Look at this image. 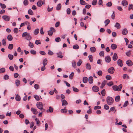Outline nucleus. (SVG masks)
I'll return each instance as SVG.
<instances>
[{
  "label": "nucleus",
  "mask_w": 133,
  "mask_h": 133,
  "mask_svg": "<svg viewBox=\"0 0 133 133\" xmlns=\"http://www.w3.org/2000/svg\"><path fill=\"white\" fill-rule=\"evenodd\" d=\"M118 56L117 54L115 53L112 57V59L114 61H116L117 59Z\"/></svg>",
  "instance_id": "obj_14"
},
{
  "label": "nucleus",
  "mask_w": 133,
  "mask_h": 133,
  "mask_svg": "<svg viewBox=\"0 0 133 133\" xmlns=\"http://www.w3.org/2000/svg\"><path fill=\"white\" fill-rule=\"evenodd\" d=\"M112 5V3L111 2H108V3H107L106 5L108 7H110Z\"/></svg>",
  "instance_id": "obj_59"
},
{
  "label": "nucleus",
  "mask_w": 133,
  "mask_h": 133,
  "mask_svg": "<svg viewBox=\"0 0 133 133\" xmlns=\"http://www.w3.org/2000/svg\"><path fill=\"white\" fill-rule=\"evenodd\" d=\"M127 77L128 79L129 78V77L128 75L126 74H124L123 75V78L124 79H125L126 77Z\"/></svg>",
  "instance_id": "obj_48"
},
{
  "label": "nucleus",
  "mask_w": 133,
  "mask_h": 133,
  "mask_svg": "<svg viewBox=\"0 0 133 133\" xmlns=\"http://www.w3.org/2000/svg\"><path fill=\"white\" fill-rule=\"evenodd\" d=\"M25 39L27 40L30 41L31 39V37L29 34H28L25 37Z\"/></svg>",
  "instance_id": "obj_24"
},
{
  "label": "nucleus",
  "mask_w": 133,
  "mask_h": 133,
  "mask_svg": "<svg viewBox=\"0 0 133 133\" xmlns=\"http://www.w3.org/2000/svg\"><path fill=\"white\" fill-rule=\"evenodd\" d=\"M110 22V21L109 19H107L104 22V23L105 24V26H107L109 23Z\"/></svg>",
  "instance_id": "obj_30"
},
{
  "label": "nucleus",
  "mask_w": 133,
  "mask_h": 133,
  "mask_svg": "<svg viewBox=\"0 0 133 133\" xmlns=\"http://www.w3.org/2000/svg\"><path fill=\"white\" fill-rule=\"evenodd\" d=\"M128 104V101H125V103H124V104L123 105V107H127Z\"/></svg>",
  "instance_id": "obj_64"
},
{
  "label": "nucleus",
  "mask_w": 133,
  "mask_h": 133,
  "mask_svg": "<svg viewBox=\"0 0 133 133\" xmlns=\"http://www.w3.org/2000/svg\"><path fill=\"white\" fill-rule=\"evenodd\" d=\"M122 85L121 84H120L119 86H117V91H120L122 89Z\"/></svg>",
  "instance_id": "obj_22"
},
{
  "label": "nucleus",
  "mask_w": 133,
  "mask_h": 133,
  "mask_svg": "<svg viewBox=\"0 0 133 133\" xmlns=\"http://www.w3.org/2000/svg\"><path fill=\"white\" fill-rule=\"evenodd\" d=\"M120 97L119 96H116L115 98V100L116 102H119L120 100Z\"/></svg>",
  "instance_id": "obj_33"
},
{
  "label": "nucleus",
  "mask_w": 133,
  "mask_h": 133,
  "mask_svg": "<svg viewBox=\"0 0 133 133\" xmlns=\"http://www.w3.org/2000/svg\"><path fill=\"white\" fill-rule=\"evenodd\" d=\"M37 5L39 7L41 6L43 4V2L41 0L38 1L37 3Z\"/></svg>",
  "instance_id": "obj_12"
},
{
  "label": "nucleus",
  "mask_w": 133,
  "mask_h": 133,
  "mask_svg": "<svg viewBox=\"0 0 133 133\" xmlns=\"http://www.w3.org/2000/svg\"><path fill=\"white\" fill-rule=\"evenodd\" d=\"M107 83V81L105 80L103 81L100 87V88L102 89L105 86Z\"/></svg>",
  "instance_id": "obj_13"
},
{
  "label": "nucleus",
  "mask_w": 133,
  "mask_h": 133,
  "mask_svg": "<svg viewBox=\"0 0 133 133\" xmlns=\"http://www.w3.org/2000/svg\"><path fill=\"white\" fill-rule=\"evenodd\" d=\"M62 105H66L68 104L66 100H62Z\"/></svg>",
  "instance_id": "obj_27"
},
{
  "label": "nucleus",
  "mask_w": 133,
  "mask_h": 133,
  "mask_svg": "<svg viewBox=\"0 0 133 133\" xmlns=\"http://www.w3.org/2000/svg\"><path fill=\"white\" fill-rule=\"evenodd\" d=\"M79 48L78 45L77 44H75L73 46V48L75 49H77Z\"/></svg>",
  "instance_id": "obj_40"
},
{
  "label": "nucleus",
  "mask_w": 133,
  "mask_h": 133,
  "mask_svg": "<svg viewBox=\"0 0 133 133\" xmlns=\"http://www.w3.org/2000/svg\"><path fill=\"white\" fill-rule=\"evenodd\" d=\"M90 50L91 52L94 53L96 51V49L95 47H92L90 48Z\"/></svg>",
  "instance_id": "obj_20"
},
{
  "label": "nucleus",
  "mask_w": 133,
  "mask_h": 133,
  "mask_svg": "<svg viewBox=\"0 0 133 133\" xmlns=\"http://www.w3.org/2000/svg\"><path fill=\"white\" fill-rule=\"evenodd\" d=\"M0 5L1 8L3 9H5L6 7V6L5 4H2L1 3H0Z\"/></svg>",
  "instance_id": "obj_36"
},
{
  "label": "nucleus",
  "mask_w": 133,
  "mask_h": 133,
  "mask_svg": "<svg viewBox=\"0 0 133 133\" xmlns=\"http://www.w3.org/2000/svg\"><path fill=\"white\" fill-rule=\"evenodd\" d=\"M72 66L75 68L76 67V63L75 61H73L72 63Z\"/></svg>",
  "instance_id": "obj_54"
},
{
  "label": "nucleus",
  "mask_w": 133,
  "mask_h": 133,
  "mask_svg": "<svg viewBox=\"0 0 133 133\" xmlns=\"http://www.w3.org/2000/svg\"><path fill=\"white\" fill-rule=\"evenodd\" d=\"M74 72H72L71 73L70 75L69 76V78L70 79H72L73 78L74 76Z\"/></svg>",
  "instance_id": "obj_32"
},
{
  "label": "nucleus",
  "mask_w": 133,
  "mask_h": 133,
  "mask_svg": "<svg viewBox=\"0 0 133 133\" xmlns=\"http://www.w3.org/2000/svg\"><path fill=\"white\" fill-rule=\"evenodd\" d=\"M88 57L89 59L90 60V61L91 62L93 61V59H92V56L91 55H90Z\"/></svg>",
  "instance_id": "obj_42"
},
{
  "label": "nucleus",
  "mask_w": 133,
  "mask_h": 133,
  "mask_svg": "<svg viewBox=\"0 0 133 133\" xmlns=\"http://www.w3.org/2000/svg\"><path fill=\"white\" fill-rule=\"evenodd\" d=\"M31 110L34 114H37L38 113V111L37 110L33 108H31Z\"/></svg>",
  "instance_id": "obj_11"
},
{
  "label": "nucleus",
  "mask_w": 133,
  "mask_h": 133,
  "mask_svg": "<svg viewBox=\"0 0 133 133\" xmlns=\"http://www.w3.org/2000/svg\"><path fill=\"white\" fill-rule=\"evenodd\" d=\"M48 61L45 58L44 59L43 61V65L45 66L47 64Z\"/></svg>",
  "instance_id": "obj_29"
},
{
  "label": "nucleus",
  "mask_w": 133,
  "mask_h": 133,
  "mask_svg": "<svg viewBox=\"0 0 133 133\" xmlns=\"http://www.w3.org/2000/svg\"><path fill=\"white\" fill-rule=\"evenodd\" d=\"M5 69L4 68H2L0 69V73H3L5 71Z\"/></svg>",
  "instance_id": "obj_39"
},
{
  "label": "nucleus",
  "mask_w": 133,
  "mask_h": 133,
  "mask_svg": "<svg viewBox=\"0 0 133 133\" xmlns=\"http://www.w3.org/2000/svg\"><path fill=\"white\" fill-rule=\"evenodd\" d=\"M92 90L93 91L96 92L99 91V88L97 86L94 85L92 87Z\"/></svg>",
  "instance_id": "obj_6"
},
{
  "label": "nucleus",
  "mask_w": 133,
  "mask_h": 133,
  "mask_svg": "<svg viewBox=\"0 0 133 133\" xmlns=\"http://www.w3.org/2000/svg\"><path fill=\"white\" fill-rule=\"evenodd\" d=\"M61 8V4H58L56 8V10H60Z\"/></svg>",
  "instance_id": "obj_19"
},
{
  "label": "nucleus",
  "mask_w": 133,
  "mask_h": 133,
  "mask_svg": "<svg viewBox=\"0 0 133 133\" xmlns=\"http://www.w3.org/2000/svg\"><path fill=\"white\" fill-rule=\"evenodd\" d=\"M105 78L107 80H110L111 79V77L110 75H107L105 76Z\"/></svg>",
  "instance_id": "obj_52"
},
{
  "label": "nucleus",
  "mask_w": 133,
  "mask_h": 133,
  "mask_svg": "<svg viewBox=\"0 0 133 133\" xmlns=\"http://www.w3.org/2000/svg\"><path fill=\"white\" fill-rule=\"evenodd\" d=\"M83 81L84 83H86L88 81V78L86 77H84L83 78Z\"/></svg>",
  "instance_id": "obj_28"
},
{
  "label": "nucleus",
  "mask_w": 133,
  "mask_h": 133,
  "mask_svg": "<svg viewBox=\"0 0 133 133\" xmlns=\"http://www.w3.org/2000/svg\"><path fill=\"white\" fill-rule=\"evenodd\" d=\"M28 33L27 32H24L23 33L22 35V37H26V36L28 35Z\"/></svg>",
  "instance_id": "obj_61"
},
{
  "label": "nucleus",
  "mask_w": 133,
  "mask_h": 133,
  "mask_svg": "<svg viewBox=\"0 0 133 133\" xmlns=\"http://www.w3.org/2000/svg\"><path fill=\"white\" fill-rule=\"evenodd\" d=\"M53 111V108L51 107H50L49 108V109L48 110H46V112H52Z\"/></svg>",
  "instance_id": "obj_17"
},
{
  "label": "nucleus",
  "mask_w": 133,
  "mask_h": 133,
  "mask_svg": "<svg viewBox=\"0 0 133 133\" xmlns=\"http://www.w3.org/2000/svg\"><path fill=\"white\" fill-rule=\"evenodd\" d=\"M93 78L92 76H90L88 79V81L89 83L91 84L93 83Z\"/></svg>",
  "instance_id": "obj_18"
},
{
  "label": "nucleus",
  "mask_w": 133,
  "mask_h": 133,
  "mask_svg": "<svg viewBox=\"0 0 133 133\" xmlns=\"http://www.w3.org/2000/svg\"><path fill=\"white\" fill-rule=\"evenodd\" d=\"M117 45L115 44H111V48L113 50H115L117 48Z\"/></svg>",
  "instance_id": "obj_15"
},
{
  "label": "nucleus",
  "mask_w": 133,
  "mask_h": 133,
  "mask_svg": "<svg viewBox=\"0 0 133 133\" xmlns=\"http://www.w3.org/2000/svg\"><path fill=\"white\" fill-rule=\"evenodd\" d=\"M2 18L3 19L6 21H9L10 19V17L7 15H4L3 16Z\"/></svg>",
  "instance_id": "obj_5"
},
{
  "label": "nucleus",
  "mask_w": 133,
  "mask_h": 133,
  "mask_svg": "<svg viewBox=\"0 0 133 133\" xmlns=\"http://www.w3.org/2000/svg\"><path fill=\"white\" fill-rule=\"evenodd\" d=\"M128 33V31L126 28L123 29L122 31V34L124 35H126Z\"/></svg>",
  "instance_id": "obj_10"
},
{
  "label": "nucleus",
  "mask_w": 133,
  "mask_h": 133,
  "mask_svg": "<svg viewBox=\"0 0 133 133\" xmlns=\"http://www.w3.org/2000/svg\"><path fill=\"white\" fill-rule=\"evenodd\" d=\"M48 35L50 36H51L53 34V32L50 30L48 31Z\"/></svg>",
  "instance_id": "obj_43"
},
{
  "label": "nucleus",
  "mask_w": 133,
  "mask_h": 133,
  "mask_svg": "<svg viewBox=\"0 0 133 133\" xmlns=\"http://www.w3.org/2000/svg\"><path fill=\"white\" fill-rule=\"evenodd\" d=\"M101 94L103 96H104L105 94V89H103L101 92Z\"/></svg>",
  "instance_id": "obj_50"
},
{
  "label": "nucleus",
  "mask_w": 133,
  "mask_h": 133,
  "mask_svg": "<svg viewBox=\"0 0 133 133\" xmlns=\"http://www.w3.org/2000/svg\"><path fill=\"white\" fill-rule=\"evenodd\" d=\"M66 107H65L64 109H61V112L63 113H65L67 112V110L65 109Z\"/></svg>",
  "instance_id": "obj_34"
},
{
  "label": "nucleus",
  "mask_w": 133,
  "mask_h": 133,
  "mask_svg": "<svg viewBox=\"0 0 133 133\" xmlns=\"http://www.w3.org/2000/svg\"><path fill=\"white\" fill-rule=\"evenodd\" d=\"M13 48V45L12 44H9L8 46V48L10 50L12 49Z\"/></svg>",
  "instance_id": "obj_47"
},
{
  "label": "nucleus",
  "mask_w": 133,
  "mask_h": 133,
  "mask_svg": "<svg viewBox=\"0 0 133 133\" xmlns=\"http://www.w3.org/2000/svg\"><path fill=\"white\" fill-rule=\"evenodd\" d=\"M104 52L103 51H101L99 53V55L101 56H104Z\"/></svg>",
  "instance_id": "obj_57"
},
{
  "label": "nucleus",
  "mask_w": 133,
  "mask_h": 133,
  "mask_svg": "<svg viewBox=\"0 0 133 133\" xmlns=\"http://www.w3.org/2000/svg\"><path fill=\"white\" fill-rule=\"evenodd\" d=\"M86 68L89 70H90L91 68L90 65L89 63H87L86 65Z\"/></svg>",
  "instance_id": "obj_21"
},
{
  "label": "nucleus",
  "mask_w": 133,
  "mask_h": 133,
  "mask_svg": "<svg viewBox=\"0 0 133 133\" xmlns=\"http://www.w3.org/2000/svg\"><path fill=\"white\" fill-rule=\"evenodd\" d=\"M24 5L26 6L28 4V1L27 0H24L23 2Z\"/></svg>",
  "instance_id": "obj_51"
},
{
  "label": "nucleus",
  "mask_w": 133,
  "mask_h": 133,
  "mask_svg": "<svg viewBox=\"0 0 133 133\" xmlns=\"http://www.w3.org/2000/svg\"><path fill=\"white\" fill-rule=\"evenodd\" d=\"M123 61L120 59H119L117 61V63L118 66L122 67L123 65Z\"/></svg>",
  "instance_id": "obj_4"
},
{
  "label": "nucleus",
  "mask_w": 133,
  "mask_h": 133,
  "mask_svg": "<svg viewBox=\"0 0 133 133\" xmlns=\"http://www.w3.org/2000/svg\"><path fill=\"white\" fill-rule=\"evenodd\" d=\"M105 62L108 63H109L111 60L110 57L109 56H108L105 57Z\"/></svg>",
  "instance_id": "obj_7"
},
{
  "label": "nucleus",
  "mask_w": 133,
  "mask_h": 133,
  "mask_svg": "<svg viewBox=\"0 0 133 133\" xmlns=\"http://www.w3.org/2000/svg\"><path fill=\"white\" fill-rule=\"evenodd\" d=\"M107 85L109 86H111L113 85V82L112 81L109 82L107 83Z\"/></svg>",
  "instance_id": "obj_63"
},
{
  "label": "nucleus",
  "mask_w": 133,
  "mask_h": 133,
  "mask_svg": "<svg viewBox=\"0 0 133 133\" xmlns=\"http://www.w3.org/2000/svg\"><path fill=\"white\" fill-rule=\"evenodd\" d=\"M72 88L73 91L74 92H78L79 91V90L77 88H75L74 86L72 87Z\"/></svg>",
  "instance_id": "obj_55"
},
{
  "label": "nucleus",
  "mask_w": 133,
  "mask_h": 133,
  "mask_svg": "<svg viewBox=\"0 0 133 133\" xmlns=\"http://www.w3.org/2000/svg\"><path fill=\"white\" fill-rule=\"evenodd\" d=\"M35 43L37 45L41 44V42L40 40H36L35 41Z\"/></svg>",
  "instance_id": "obj_53"
},
{
  "label": "nucleus",
  "mask_w": 133,
  "mask_h": 133,
  "mask_svg": "<svg viewBox=\"0 0 133 133\" xmlns=\"http://www.w3.org/2000/svg\"><path fill=\"white\" fill-rule=\"evenodd\" d=\"M28 46L31 48H32L34 46L33 44L31 42H29L28 44Z\"/></svg>",
  "instance_id": "obj_41"
},
{
  "label": "nucleus",
  "mask_w": 133,
  "mask_h": 133,
  "mask_svg": "<svg viewBox=\"0 0 133 133\" xmlns=\"http://www.w3.org/2000/svg\"><path fill=\"white\" fill-rule=\"evenodd\" d=\"M7 39L8 41H11L12 40L13 37L11 35H9L7 36Z\"/></svg>",
  "instance_id": "obj_23"
},
{
  "label": "nucleus",
  "mask_w": 133,
  "mask_h": 133,
  "mask_svg": "<svg viewBox=\"0 0 133 133\" xmlns=\"http://www.w3.org/2000/svg\"><path fill=\"white\" fill-rule=\"evenodd\" d=\"M97 74L99 76H101L102 75V72L101 70H99L97 72Z\"/></svg>",
  "instance_id": "obj_62"
},
{
  "label": "nucleus",
  "mask_w": 133,
  "mask_h": 133,
  "mask_svg": "<svg viewBox=\"0 0 133 133\" xmlns=\"http://www.w3.org/2000/svg\"><path fill=\"white\" fill-rule=\"evenodd\" d=\"M80 3L81 5H84L86 4L85 2L83 0H80Z\"/></svg>",
  "instance_id": "obj_49"
},
{
  "label": "nucleus",
  "mask_w": 133,
  "mask_h": 133,
  "mask_svg": "<svg viewBox=\"0 0 133 133\" xmlns=\"http://www.w3.org/2000/svg\"><path fill=\"white\" fill-rule=\"evenodd\" d=\"M28 13L29 14L31 15H34V13L33 12L31 9H30L28 10Z\"/></svg>",
  "instance_id": "obj_35"
},
{
  "label": "nucleus",
  "mask_w": 133,
  "mask_h": 133,
  "mask_svg": "<svg viewBox=\"0 0 133 133\" xmlns=\"http://www.w3.org/2000/svg\"><path fill=\"white\" fill-rule=\"evenodd\" d=\"M126 64L129 66H131L133 65V63L131 62V60H129L126 61Z\"/></svg>",
  "instance_id": "obj_9"
},
{
  "label": "nucleus",
  "mask_w": 133,
  "mask_h": 133,
  "mask_svg": "<svg viewBox=\"0 0 133 133\" xmlns=\"http://www.w3.org/2000/svg\"><path fill=\"white\" fill-rule=\"evenodd\" d=\"M9 77L8 75H6L4 76L3 78L5 80H7L9 79Z\"/></svg>",
  "instance_id": "obj_60"
},
{
  "label": "nucleus",
  "mask_w": 133,
  "mask_h": 133,
  "mask_svg": "<svg viewBox=\"0 0 133 133\" xmlns=\"http://www.w3.org/2000/svg\"><path fill=\"white\" fill-rule=\"evenodd\" d=\"M30 53L33 55H35L36 53V51L33 49H31L30 51Z\"/></svg>",
  "instance_id": "obj_44"
},
{
  "label": "nucleus",
  "mask_w": 133,
  "mask_h": 133,
  "mask_svg": "<svg viewBox=\"0 0 133 133\" xmlns=\"http://www.w3.org/2000/svg\"><path fill=\"white\" fill-rule=\"evenodd\" d=\"M15 84L17 87L19 86L20 84V81L19 80L17 79L15 81Z\"/></svg>",
  "instance_id": "obj_31"
},
{
  "label": "nucleus",
  "mask_w": 133,
  "mask_h": 133,
  "mask_svg": "<svg viewBox=\"0 0 133 133\" xmlns=\"http://www.w3.org/2000/svg\"><path fill=\"white\" fill-rule=\"evenodd\" d=\"M39 32V29L38 28L35 29L34 31V34L35 35H37L38 34Z\"/></svg>",
  "instance_id": "obj_25"
},
{
  "label": "nucleus",
  "mask_w": 133,
  "mask_h": 133,
  "mask_svg": "<svg viewBox=\"0 0 133 133\" xmlns=\"http://www.w3.org/2000/svg\"><path fill=\"white\" fill-rule=\"evenodd\" d=\"M61 41V38L59 37L56 38L55 39V41L57 42H58Z\"/></svg>",
  "instance_id": "obj_46"
},
{
  "label": "nucleus",
  "mask_w": 133,
  "mask_h": 133,
  "mask_svg": "<svg viewBox=\"0 0 133 133\" xmlns=\"http://www.w3.org/2000/svg\"><path fill=\"white\" fill-rule=\"evenodd\" d=\"M34 96L36 100L37 101H38L39 100V97L38 95H34Z\"/></svg>",
  "instance_id": "obj_38"
},
{
  "label": "nucleus",
  "mask_w": 133,
  "mask_h": 133,
  "mask_svg": "<svg viewBox=\"0 0 133 133\" xmlns=\"http://www.w3.org/2000/svg\"><path fill=\"white\" fill-rule=\"evenodd\" d=\"M114 26L117 29H119L121 28V25L120 24L117 22L116 23Z\"/></svg>",
  "instance_id": "obj_16"
},
{
  "label": "nucleus",
  "mask_w": 133,
  "mask_h": 133,
  "mask_svg": "<svg viewBox=\"0 0 133 133\" xmlns=\"http://www.w3.org/2000/svg\"><path fill=\"white\" fill-rule=\"evenodd\" d=\"M2 44L3 45L5 46L6 45V43L5 39H3L2 41Z\"/></svg>",
  "instance_id": "obj_58"
},
{
  "label": "nucleus",
  "mask_w": 133,
  "mask_h": 133,
  "mask_svg": "<svg viewBox=\"0 0 133 133\" xmlns=\"http://www.w3.org/2000/svg\"><path fill=\"white\" fill-rule=\"evenodd\" d=\"M121 4L123 6L126 7L128 4V2L126 0H123L122 1Z\"/></svg>",
  "instance_id": "obj_8"
},
{
  "label": "nucleus",
  "mask_w": 133,
  "mask_h": 133,
  "mask_svg": "<svg viewBox=\"0 0 133 133\" xmlns=\"http://www.w3.org/2000/svg\"><path fill=\"white\" fill-rule=\"evenodd\" d=\"M97 2V0H94L92 1V4L93 5H96V4Z\"/></svg>",
  "instance_id": "obj_56"
},
{
  "label": "nucleus",
  "mask_w": 133,
  "mask_h": 133,
  "mask_svg": "<svg viewBox=\"0 0 133 133\" xmlns=\"http://www.w3.org/2000/svg\"><path fill=\"white\" fill-rule=\"evenodd\" d=\"M36 106L39 109L42 110L43 108V105L41 102H37L36 104Z\"/></svg>",
  "instance_id": "obj_2"
},
{
  "label": "nucleus",
  "mask_w": 133,
  "mask_h": 133,
  "mask_svg": "<svg viewBox=\"0 0 133 133\" xmlns=\"http://www.w3.org/2000/svg\"><path fill=\"white\" fill-rule=\"evenodd\" d=\"M15 98L17 101H18L21 100L20 97L17 94L16 95Z\"/></svg>",
  "instance_id": "obj_26"
},
{
  "label": "nucleus",
  "mask_w": 133,
  "mask_h": 133,
  "mask_svg": "<svg viewBox=\"0 0 133 133\" xmlns=\"http://www.w3.org/2000/svg\"><path fill=\"white\" fill-rule=\"evenodd\" d=\"M131 9L133 10V5L132 4H130L128 7V10H130Z\"/></svg>",
  "instance_id": "obj_45"
},
{
  "label": "nucleus",
  "mask_w": 133,
  "mask_h": 133,
  "mask_svg": "<svg viewBox=\"0 0 133 133\" xmlns=\"http://www.w3.org/2000/svg\"><path fill=\"white\" fill-rule=\"evenodd\" d=\"M115 69L113 67H111L109 68L108 70V72L111 74H112L114 73L115 71Z\"/></svg>",
  "instance_id": "obj_3"
},
{
  "label": "nucleus",
  "mask_w": 133,
  "mask_h": 133,
  "mask_svg": "<svg viewBox=\"0 0 133 133\" xmlns=\"http://www.w3.org/2000/svg\"><path fill=\"white\" fill-rule=\"evenodd\" d=\"M114 99L111 97L108 96L107 98V103L109 105H112L114 102Z\"/></svg>",
  "instance_id": "obj_1"
},
{
  "label": "nucleus",
  "mask_w": 133,
  "mask_h": 133,
  "mask_svg": "<svg viewBox=\"0 0 133 133\" xmlns=\"http://www.w3.org/2000/svg\"><path fill=\"white\" fill-rule=\"evenodd\" d=\"M8 56L10 60H12L13 58V56L11 54H9Z\"/></svg>",
  "instance_id": "obj_37"
}]
</instances>
